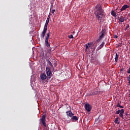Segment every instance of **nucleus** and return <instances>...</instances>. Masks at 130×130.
I'll return each mask as SVG.
<instances>
[{
  "mask_svg": "<svg viewBox=\"0 0 130 130\" xmlns=\"http://www.w3.org/2000/svg\"><path fill=\"white\" fill-rule=\"evenodd\" d=\"M95 9L94 14L95 15L96 18L97 19L99 23H101L103 18V10H102L101 7L98 5L95 7Z\"/></svg>",
  "mask_w": 130,
  "mask_h": 130,
  "instance_id": "nucleus-1",
  "label": "nucleus"
},
{
  "mask_svg": "<svg viewBox=\"0 0 130 130\" xmlns=\"http://www.w3.org/2000/svg\"><path fill=\"white\" fill-rule=\"evenodd\" d=\"M50 17L48 16L47 20L46 21V23L45 24L43 30L42 31V34L41 35V37L43 39H44V37L45 36V34H46V32H47V26H48V23H49V19Z\"/></svg>",
  "mask_w": 130,
  "mask_h": 130,
  "instance_id": "nucleus-2",
  "label": "nucleus"
},
{
  "mask_svg": "<svg viewBox=\"0 0 130 130\" xmlns=\"http://www.w3.org/2000/svg\"><path fill=\"white\" fill-rule=\"evenodd\" d=\"M106 34V31L105 29H103L102 31L100 32L99 38L97 40V41H100L103 39V38L105 36Z\"/></svg>",
  "mask_w": 130,
  "mask_h": 130,
  "instance_id": "nucleus-3",
  "label": "nucleus"
},
{
  "mask_svg": "<svg viewBox=\"0 0 130 130\" xmlns=\"http://www.w3.org/2000/svg\"><path fill=\"white\" fill-rule=\"evenodd\" d=\"M46 74L47 76L48 79H51L52 73H51V71L50 70V69L48 68V67H47L46 68Z\"/></svg>",
  "mask_w": 130,
  "mask_h": 130,
  "instance_id": "nucleus-4",
  "label": "nucleus"
},
{
  "mask_svg": "<svg viewBox=\"0 0 130 130\" xmlns=\"http://www.w3.org/2000/svg\"><path fill=\"white\" fill-rule=\"evenodd\" d=\"M46 119H45V115H43L41 118L40 119V124H43L44 127H46Z\"/></svg>",
  "mask_w": 130,
  "mask_h": 130,
  "instance_id": "nucleus-5",
  "label": "nucleus"
},
{
  "mask_svg": "<svg viewBox=\"0 0 130 130\" xmlns=\"http://www.w3.org/2000/svg\"><path fill=\"white\" fill-rule=\"evenodd\" d=\"M85 109L88 111V112H90L92 109V107L89 104H86L85 105Z\"/></svg>",
  "mask_w": 130,
  "mask_h": 130,
  "instance_id": "nucleus-6",
  "label": "nucleus"
},
{
  "mask_svg": "<svg viewBox=\"0 0 130 130\" xmlns=\"http://www.w3.org/2000/svg\"><path fill=\"white\" fill-rule=\"evenodd\" d=\"M90 46H91V44H90V43H87L85 45L84 50L86 52H87V51H88V49H89V48H90Z\"/></svg>",
  "mask_w": 130,
  "mask_h": 130,
  "instance_id": "nucleus-7",
  "label": "nucleus"
},
{
  "mask_svg": "<svg viewBox=\"0 0 130 130\" xmlns=\"http://www.w3.org/2000/svg\"><path fill=\"white\" fill-rule=\"evenodd\" d=\"M40 78L42 80H46L47 78V76H46V74L45 73H42L40 75Z\"/></svg>",
  "mask_w": 130,
  "mask_h": 130,
  "instance_id": "nucleus-8",
  "label": "nucleus"
},
{
  "mask_svg": "<svg viewBox=\"0 0 130 130\" xmlns=\"http://www.w3.org/2000/svg\"><path fill=\"white\" fill-rule=\"evenodd\" d=\"M66 114L67 116H69V117H72L73 115H74V113H72V111H68L66 112Z\"/></svg>",
  "mask_w": 130,
  "mask_h": 130,
  "instance_id": "nucleus-9",
  "label": "nucleus"
},
{
  "mask_svg": "<svg viewBox=\"0 0 130 130\" xmlns=\"http://www.w3.org/2000/svg\"><path fill=\"white\" fill-rule=\"evenodd\" d=\"M129 8V6H127V5H124L122 6V7L121 8L120 11H125V10H126V9Z\"/></svg>",
  "mask_w": 130,
  "mask_h": 130,
  "instance_id": "nucleus-10",
  "label": "nucleus"
},
{
  "mask_svg": "<svg viewBox=\"0 0 130 130\" xmlns=\"http://www.w3.org/2000/svg\"><path fill=\"white\" fill-rule=\"evenodd\" d=\"M124 113V110L121 109L120 112L119 116L120 117H122V118L123 117V114Z\"/></svg>",
  "mask_w": 130,
  "mask_h": 130,
  "instance_id": "nucleus-11",
  "label": "nucleus"
},
{
  "mask_svg": "<svg viewBox=\"0 0 130 130\" xmlns=\"http://www.w3.org/2000/svg\"><path fill=\"white\" fill-rule=\"evenodd\" d=\"M100 93V91L98 89H96L93 92L92 94L93 95H98V94Z\"/></svg>",
  "mask_w": 130,
  "mask_h": 130,
  "instance_id": "nucleus-12",
  "label": "nucleus"
},
{
  "mask_svg": "<svg viewBox=\"0 0 130 130\" xmlns=\"http://www.w3.org/2000/svg\"><path fill=\"white\" fill-rule=\"evenodd\" d=\"M45 42L47 47H49V46H50V44L48 43V40H45Z\"/></svg>",
  "mask_w": 130,
  "mask_h": 130,
  "instance_id": "nucleus-13",
  "label": "nucleus"
},
{
  "mask_svg": "<svg viewBox=\"0 0 130 130\" xmlns=\"http://www.w3.org/2000/svg\"><path fill=\"white\" fill-rule=\"evenodd\" d=\"M111 15L113 16V17H116V12H114V11L112 10L111 11Z\"/></svg>",
  "mask_w": 130,
  "mask_h": 130,
  "instance_id": "nucleus-14",
  "label": "nucleus"
},
{
  "mask_svg": "<svg viewBox=\"0 0 130 130\" xmlns=\"http://www.w3.org/2000/svg\"><path fill=\"white\" fill-rule=\"evenodd\" d=\"M51 34L50 32H48L46 36V40H48L49 39V37H50Z\"/></svg>",
  "mask_w": 130,
  "mask_h": 130,
  "instance_id": "nucleus-15",
  "label": "nucleus"
},
{
  "mask_svg": "<svg viewBox=\"0 0 130 130\" xmlns=\"http://www.w3.org/2000/svg\"><path fill=\"white\" fill-rule=\"evenodd\" d=\"M119 22H121V23H123L124 22V18L121 17L119 19Z\"/></svg>",
  "mask_w": 130,
  "mask_h": 130,
  "instance_id": "nucleus-16",
  "label": "nucleus"
},
{
  "mask_svg": "<svg viewBox=\"0 0 130 130\" xmlns=\"http://www.w3.org/2000/svg\"><path fill=\"white\" fill-rule=\"evenodd\" d=\"M115 59L116 62H117L118 60V54H117V53H116Z\"/></svg>",
  "mask_w": 130,
  "mask_h": 130,
  "instance_id": "nucleus-17",
  "label": "nucleus"
},
{
  "mask_svg": "<svg viewBox=\"0 0 130 130\" xmlns=\"http://www.w3.org/2000/svg\"><path fill=\"white\" fill-rule=\"evenodd\" d=\"M72 119L73 120H78L79 119V118H78L77 116H72Z\"/></svg>",
  "mask_w": 130,
  "mask_h": 130,
  "instance_id": "nucleus-18",
  "label": "nucleus"
},
{
  "mask_svg": "<svg viewBox=\"0 0 130 130\" xmlns=\"http://www.w3.org/2000/svg\"><path fill=\"white\" fill-rule=\"evenodd\" d=\"M115 123H117V124H119V123H120L119 121H118V118L117 117L115 118Z\"/></svg>",
  "mask_w": 130,
  "mask_h": 130,
  "instance_id": "nucleus-19",
  "label": "nucleus"
},
{
  "mask_svg": "<svg viewBox=\"0 0 130 130\" xmlns=\"http://www.w3.org/2000/svg\"><path fill=\"white\" fill-rule=\"evenodd\" d=\"M104 42H103L99 46V48L101 49L102 48V47H103V46H104Z\"/></svg>",
  "mask_w": 130,
  "mask_h": 130,
  "instance_id": "nucleus-20",
  "label": "nucleus"
},
{
  "mask_svg": "<svg viewBox=\"0 0 130 130\" xmlns=\"http://www.w3.org/2000/svg\"><path fill=\"white\" fill-rule=\"evenodd\" d=\"M117 107H119L120 108H123V106H120V104H119V103H118L117 104Z\"/></svg>",
  "mask_w": 130,
  "mask_h": 130,
  "instance_id": "nucleus-21",
  "label": "nucleus"
},
{
  "mask_svg": "<svg viewBox=\"0 0 130 130\" xmlns=\"http://www.w3.org/2000/svg\"><path fill=\"white\" fill-rule=\"evenodd\" d=\"M69 38H70V39H73V38H74V36H73V35H71L69 36Z\"/></svg>",
  "mask_w": 130,
  "mask_h": 130,
  "instance_id": "nucleus-22",
  "label": "nucleus"
},
{
  "mask_svg": "<svg viewBox=\"0 0 130 130\" xmlns=\"http://www.w3.org/2000/svg\"><path fill=\"white\" fill-rule=\"evenodd\" d=\"M48 62L49 66H50V67H53L52 63H51V62H50V61L48 60Z\"/></svg>",
  "mask_w": 130,
  "mask_h": 130,
  "instance_id": "nucleus-23",
  "label": "nucleus"
},
{
  "mask_svg": "<svg viewBox=\"0 0 130 130\" xmlns=\"http://www.w3.org/2000/svg\"><path fill=\"white\" fill-rule=\"evenodd\" d=\"M127 81H128L129 84H130V75L127 77Z\"/></svg>",
  "mask_w": 130,
  "mask_h": 130,
  "instance_id": "nucleus-24",
  "label": "nucleus"
},
{
  "mask_svg": "<svg viewBox=\"0 0 130 130\" xmlns=\"http://www.w3.org/2000/svg\"><path fill=\"white\" fill-rule=\"evenodd\" d=\"M128 28H129V25L127 24V25L125 27V30H126L127 29H128Z\"/></svg>",
  "mask_w": 130,
  "mask_h": 130,
  "instance_id": "nucleus-25",
  "label": "nucleus"
},
{
  "mask_svg": "<svg viewBox=\"0 0 130 130\" xmlns=\"http://www.w3.org/2000/svg\"><path fill=\"white\" fill-rule=\"evenodd\" d=\"M116 114H119V113H120V110H118L116 111Z\"/></svg>",
  "mask_w": 130,
  "mask_h": 130,
  "instance_id": "nucleus-26",
  "label": "nucleus"
},
{
  "mask_svg": "<svg viewBox=\"0 0 130 130\" xmlns=\"http://www.w3.org/2000/svg\"><path fill=\"white\" fill-rule=\"evenodd\" d=\"M55 12V10L53 9L52 10L51 13L52 14H54Z\"/></svg>",
  "mask_w": 130,
  "mask_h": 130,
  "instance_id": "nucleus-27",
  "label": "nucleus"
},
{
  "mask_svg": "<svg viewBox=\"0 0 130 130\" xmlns=\"http://www.w3.org/2000/svg\"><path fill=\"white\" fill-rule=\"evenodd\" d=\"M127 74H130V68H129L128 70L127 71Z\"/></svg>",
  "mask_w": 130,
  "mask_h": 130,
  "instance_id": "nucleus-28",
  "label": "nucleus"
},
{
  "mask_svg": "<svg viewBox=\"0 0 130 130\" xmlns=\"http://www.w3.org/2000/svg\"><path fill=\"white\" fill-rule=\"evenodd\" d=\"M120 72H123L124 71V69L122 68L120 70Z\"/></svg>",
  "mask_w": 130,
  "mask_h": 130,
  "instance_id": "nucleus-29",
  "label": "nucleus"
},
{
  "mask_svg": "<svg viewBox=\"0 0 130 130\" xmlns=\"http://www.w3.org/2000/svg\"><path fill=\"white\" fill-rule=\"evenodd\" d=\"M114 38H117V36L115 35V36H114Z\"/></svg>",
  "mask_w": 130,
  "mask_h": 130,
  "instance_id": "nucleus-30",
  "label": "nucleus"
},
{
  "mask_svg": "<svg viewBox=\"0 0 130 130\" xmlns=\"http://www.w3.org/2000/svg\"><path fill=\"white\" fill-rule=\"evenodd\" d=\"M118 47H119V45H118Z\"/></svg>",
  "mask_w": 130,
  "mask_h": 130,
  "instance_id": "nucleus-31",
  "label": "nucleus"
}]
</instances>
